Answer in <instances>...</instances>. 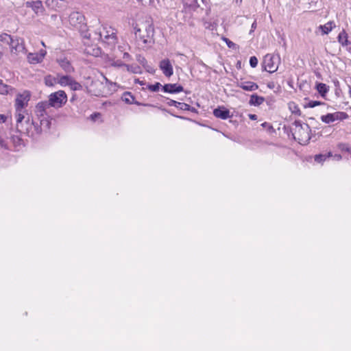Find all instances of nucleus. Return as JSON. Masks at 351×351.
I'll return each instance as SVG.
<instances>
[{
    "instance_id": "obj_1",
    "label": "nucleus",
    "mask_w": 351,
    "mask_h": 351,
    "mask_svg": "<svg viewBox=\"0 0 351 351\" xmlns=\"http://www.w3.org/2000/svg\"><path fill=\"white\" fill-rule=\"evenodd\" d=\"M293 138L301 145L307 144L310 139L311 128L306 123L302 124L300 121H295L291 128Z\"/></svg>"
},
{
    "instance_id": "obj_2",
    "label": "nucleus",
    "mask_w": 351,
    "mask_h": 351,
    "mask_svg": "<svg viewBox=\"0 0 351 351\" xmlns=\"http://www.w3.org/2000/svg\"><path fill=\"white\" fill-rule=\"evenodd\" d=\"M134 34L136 38H138L143 44L153 43V36L154 34V26L152 23H147L144 24L143 28L138 27L136 25L134 27Z\"/></svg>"
},
{
    "instance_id": "obj_3",
    "label": "nucleus",
    "mask_w": 351,
    "mask_h": 351,
    "mask_svg": "<svg viewBox=\"0 0 351 351\" xmlns=\"http://www.w3.org/2000/svg\"><path fill=\"white\" fill-rule=\"evenodd\" d=\"M49 107L60 108L67 101V96L64 90H58L51 93L49 100L46 101Z\"/></svg>"
},
{
    "instance_id": "obj_4",
    "label": "nucleus",
    "mask_w": 351,
    "mask_h": 351,
    "mask_svg": "<svg viewBox=\"0 0 351 351\" xmlns=\"http://www.w3.org/2000/svg\"><path fill=\"white\" fill-rule=\"evenodd\" d=\"M280 56L278 55L274 56L271 54H267L265 56L263 67L264 70L274 73L278 70V64L280 62Z\"/></svg>"
},
{
    "instance_id": "obj_5",
    "label": "nucleus",
    "mask_w": 351,
    "mask_h": 351,
    "mask_svg": "<svg viewBox=\"0 0 351 351\" xmlns=\"http://www.w3.org/2000/svg\"><path fill=\"white\" fill-rule=\"evenodd\" d=\"M30 96V93L27 90H25L22 93L16 95L14 105L16 111L22 110L27 106Z\"/></svg>"
},
{
    "instance_id": "obj_6",
    "label": "nucleus",
    "mask_w": 351,
    "mask_h": 351,
    "mask_svg": "<svg viewBox=\"0 0 351 351\" xmlns=\"http://www.w3.org/2000/svg\"><path fill=\"white\" fill-rule=\"evenodd\" d=\"M99 38L104 43H107L108 44H114L116 43V35L114 29L111 27L108 29L106 27L102 28L99 33Z\"/></svg>"
},
{
    "instance_id": "obj_7",
    "label": "nucleus",
    "mask_w": 351,
    "mask_h": 351,
    "mask_svg": "<svg viewBox=\"0 0 351 351\" xmlns=\"http://www.w3.org/2000/svg\"><path fill=\"white\" fill-rule=\"evenodd\" d=\"M348 118V114L344 112L328 113L321 117V120L326 123H330L335 121H343Z\"/></svg>"
},
{
    "instance_id": "obj_8",
    "label": "nucleus",
    "mask_w": 351,
    "mask_h": 351,
    "mask_svg": "<svg viewBox=\"0 0 351 351\" xmlns=\"http://www.w3.org/2000/svg\"><path fill=\"white\" fill-rule=\"evenodd\" d=\"M10 51L12 53L19 55V53H25L26 50L24 45V41L22 38H13L12 43L10 45Z\"/></svg>"
},
{
    "instance_id": "obj_9",
    "label": "nucleus",
    "mask_w": 351,
    "mask_h": 351,
    "mask_svg": "<svg viewBox=\"0 0 351 351\" xmlns=\"http://www.w3.org/2000/svg\"><path fill=\"white\" fill-rule=\"evenodd\" d=\"M159 67L166 77H171L173 73V66L169 59H164L160 62Z\"/></svg>"
},
{
    "instance_id": "obj_10",
    "label": "nucleus",
    "mask_w": 351,
    "mask_h": 351,
    "mask_svg": "<svg viewBox=\"0 0 351 351\" xmlns=\"http://www.w3.org/2000/svg\"><path fill=\"white\" fill-rule=\"evenodd\" d=\"M237 86L241 88L245 91H254L258 88L257 84L250 81H245L243 79L237 81Z\"/></svg>"
},
{
    "instance_id": "obj_11",
    "label": "nucleus",
    "mask_w": 351,
    "mask_h": 351,
    "mask_svg": "<svg viewBox=\"0 0 351 351\" xmlns=\"http://www.w3.org/2000/svg\"><path fill=\"white\" fill-rule=\"evenodd\" d=\"M56 62L67 73H71L74 71V68L71 65L70 61L65 57H60L56 59Z\"/></svg>"
},
{
    "instance_id": "obj_12",
    "label": "nucleus",
    "mask_w": 351,
    "mask_h": 351,
    "mask_svg": "<svg viewBox=\"0 0 351 351\" xmlns=\"http://www.w3.org/2000/svg\"><path fill=\"white\" fill-rule=\"evenodd\" d=\"M25 6L27 8H31L36 15L42 14L45 10L43 3L40 0L35 1H27L25 3Z\"/></svg>"
},
{
    "instance_id": "obj_13",
    "label": "nucleus",
    "mask_w": 351,
    "mask_h": 351,
    "mask_svg": "<svg viewBox=\"0 0 351 351\" xmlns=\"http://www.w3.org/2000/svg\"><path fill=\"white\" fill-rule=\"evenodd\" d=\"M50 107L47 101L39 102L36 106V114L38 119L47 117V110Z\"/></svg>"
},
{
    "instance_id": "obj_14",
    "label": "nucleus",
    "mask_w": 351,
    "mask_h": 351,
    "mask_svg": "<svg viewBox=\"0 0 351 351\" xmlns=\"http://www.w3.org/2000/svg\"><path fill=\"white\" fill-rule=\"evenodd\" d=\"M69 21L71 25L77 27L78 25L83 23L84 17L81 13L73 12L70 14Z\"/></svg>"
},
{
    "instance_id": "obj_15",
    "label": "nucleus",
    "mask_w": 351,
    "mask_h": 351,
    "mask_svg": "<svg viewBox=\"0 0 351 351\" xmlns=\"http://www.w3.org/2000/svg\"><path fill=\"white\" fill-rule=\"evenodd\" d=\"M40 120V126H35L36 132L40 134L43 131L48 130L50 128L51 121L49 116L38 119Z\"/></svg>"
},
{
    "instance_id": "obj_16",
    "label": "nucleus",
    "mask_w": 351,
    "mask_h": 351,
    "mask_svg": "<svg viewBox=\"0 0 351 351\" xmlns=\"http://www.w3.org/2000/svg\"><path fill=\"white\" fill-rule=\"evenodd\" d=\"M162 90L168 93H177L183 91V86L178 84H167L162 86Z\"/></svg>"
},
{
    "instance_id": "obj_17",
    "label": "nucleus",
    "mask_w": 351,
    "mask_h": 351,
    "mask_svg": "<svg viewBox=\"0 0 351 351\" xmlns=\"http://www.w3.org/2000/svg\"><path fill=\"white\" fill-rule=\"evenodd\" d=\"M213 114L217 118H220L221 119H226L230 117V110L223 106H219L217 108H215L213 110Z\"/></svg>"
},
{
    "instance_id": "obj_18",
    "label": "nucleus",
    "mask_w": 351,
    "mask_h": 351,
    "mask_svg": "<svg viewBox=\"0 0 351 351\" xmlns=\"http://www.w3.org/2000/svg\"><path fill=\"white\" fill-rule=\"evenodd\" d=\"M265 101V98L261 96H258L257 95H252L250 97V99L249 101V104L251 106H258L261 105Z\"/></svg>"
},
{
    "instance_id": "obj_19",
    "label": "nucleus",
    "mask_w": 351,
    "mask_h": 351,
    "mask_svg": "<svg viewBox=\"0 0 351 351\" xmlns=\"http://www.w3.org/2000/svg\"><path fill=\"white\" fill-rule=\"evenodd\" d=\"M27 58L30 64H38L43 61L38 53H29Z\"/></svg>"
},
{
    "instance_id": "obj_20",
    "label": "nucleus",
    "mask_w": 351,
    "mask_h": 351,
    "mask_svg": "<svg viewBox=\"0 0 351 351\" xmlns=\"http://www.w3.org/2000/svg\"><path fill=\"white\" fill-rule=\"evenodd\" d=\"M335 27L333 21H329L325 25H319V29L322 31L323 34H328Z\"/></svg>"
},
{
    "instance_id": "obj_21",
    "label": "nucleus",
    "mask_w": 351,
    "mask_h": 351,
    "mask_svg": "<svg viewBox=\"0 0 351 351\" xmlns=\"http://www.w3.org/2000/svg\"><path fill=\"white\" fill-rule=\"evenodd\" d=\"M73 77L69 75H58V83L62 86H69Z\"/></svg>"
},
{
    "instance_id": "obj_22",
    "label": "nucleus",
    "mask_w": 351,
    "mask_h": 351,
    "mask_svg": "<svg viewBox=\"0 0 351 351\" xmlns=\"http://www.w3.org/2000/svg\"><path fill=\"white\" fill-rule=\"evenodd\" d=\"M338 41L343 46H347L350 44V42L348 39V34L345 30H343L338 35Z\"/></svg>"
},
{
    "instance_id": "obj_23",
    "label": "nucleus",
    "mask_w": 351,
    "mask_h": 351,
    "mask_svg": "<svg viewBox=\"0 0 351 351\" xmlns=\"http://www.w3.org/2000/svg\"><path fill=\"white\" fill-rule=\"evenodd\" d=\"M63 0H46L45 4L51 9H56L61 6Z\"/></svg>"
},
{
    "instance_id": "obj_24",
    "label": "nucleus",
    "mask_w": 351,
    "mask_h": 351,
    "mask_svg": "<svg viewBox=\"0 0 351 351\" xmlns=\"http://www.w3.org/2000/svg\"><path fill=\"white\" fill-rule=\"evenodd\" d=\"M45 84L47 86H53L55 84L58 83V77H55L51 75H47L45 79Z\"/></svg>"
},
{
    "instance_id": "obj_25",
    "label": "nucleus",
    "mask_w": 351,
    "mask_h": 351,
    "mask_svg": "<svg viewBox=\"0 0 351 351\" xmlns=\"http://www.w3.org/2000/svg\"><path fill=\"white\" fill-rule=\"evenodd\" d=\"M203 22L204 26L205 27L206 29L213 30L217 28V23L215 21L212 22L211 21H208L204 19Z\"/></svg>"
},
{
    "instance_id": "obj_26",
    "label": "nucleus",
    "mask_w": 351,
    "mask_h": 351,
    "mask_svg": "<svg viewBox=\"0 0 351 351\" xmlns=\"http://www.w3.org/2000/svg\"><path fill=\"white\" fill-rule=\"evenodd\" d=\"M125 68L128 71L133 73H141L142 70L141 67L136 64H126Z\"/></svg>"
},
{
    "instance_id": "obj_27",
    "label": "nucleus",
    "mask_w": 351,
    "mask_h": 351,
    "mask_svg": "<svg viewBox=\"0 0 351 351\" xmlns=\"http://www.w3.org/2000/svg\"><path fill=\"white\" fill-rule=\"evenodd\" d=\"M316 88L322 96H324L328 91V87L326 84L323 83H318L316 86Z\"/></svg>"
},
{
    "instance_id": "obj_28",
    "label": "nucleus",
    "mask_w": 351,
    "mask_h": 351,
    "mask_svg": "<svg viewBox=\"0 0 351 351\" xmlns=\"http://www.w3.org/2000/svg\"><path fill=\"white\" fill-rule=\"evenodd\" d=\"M184 5L193 11L196 10L197 8L199 6L197 3V0H187L186 2H184Z\"/></svg>"
},
{
    "instance_id": "obj_29",
    "label": "nucleus",
    "mask_w": 351,
    "mask_h": 351,
    "mask_svg": "<svg viewBox=\"0 0 351 351\" xmlns=\"http://www.w3.org/2000/svg\"><path fill=\"white\" fill-rule=\"evenodd\" d=\"M123 101H124L126 104H132L134 101V96L130 92H125L122 97Z\"/></svg>"
},
{
    "instance_id": "obj_30",
    "label": "nucleus",
    "mask_w": 351,
    "mask_h": 351,
    "mask_svg": "<svg viewBox=\"0 0 351 351\" xmlns=\"http://www.w3.org/2000/svg\"><path fill=\"white\" fill-rule=\"evenodd\" d=\"M16 123H17L16 128L18 130H19V123H21L23 121V120L25 119V116H24L25 111H23V110H22L16 111Z\"/></svg>"
},
{
    "instance_id": "obj_31",
    "label": "nucleus",
    "mask_w": 351,
    "mask_h": 351,
    "mask_svg": "<svg viewBox=\"0 0 351 351\" xmlns=\"http://www.w3.org/2000/svg\"><path fill=\"white\" fill-rule=\"evenodd\" d=\"M13 40V38L10 35L7 34H1L0 35V41L7 45H10Z\"/></svg>"
},
{
    "instance_id": "obj_32",
    "label": "nucleus",
    "mask_w": 351,
    "mask_h": 351,
    "mask_svg": "<svg viewBox=\"0 0 351 351\" xmlns=\"http://www.w3.org/2000/svg\"><path fill=\"white\" fill-rule=\"evenodd\" d=\"M69 86L73 90H79L82 88V86L80 83L76 82L73 78L72 79Z\"/></svg>"
},
{
    "instance_id": "obj_33",
    "label": "nucleus",
    "mask_w": 351,
    "mask_h": 351,
    "mask_svg": "<svg viewBox=\"0 0 351 351\" xmlns=\"http://www.w3.org/2000/svg\"><path fill=\"white\" fill-rule=\"evenodd\" d=\"M332 156L331 153L329 152L327 155L326 154H317L315 156V161L317 162H322L324 161L326 158H329Z\"/></svg>"
},
{
    "instance_id": "obj_34",
    "label": "nucleus",
    "mask_w": 351,
    "mask_h": 351,
    "mask_svg": "<svg viewBox=\"0 0 351 351\" xmlns=\"http://www.w3.org/2000/svg\"><path fill=\"white\" fill-rule=\"evenodd\" d=\"M289 107L292 113L299 115L300 114V110L295 103H290L289 104Z\"/></svg>"
},
{
    "instance_id": "obj_35",
    "label": "nucleus",
    "mask_w": 351,
    "mask_h": 351,
    "mask_svg": "<svg viewBox=\"0 0 351 351\" xmlns=\"http://www.w3.org/2000/svg\"><path fill=\"white\" fill-rule=\"evenodd\" d=\"M10 87L5 84H3L1 81L0 82V93L1 94H7L9 92Z\"/></svg>"
},
{
    "instance_id": "obj_36",
    "label": "nucleus",
    "mask_w": 351,
    "mask_h": 351,
    "mask_svg": "<svg viewBox=\"0 0 351 351\" xmlns=\"http://www.w3.org/2000/svg\"><path fill=\"white\" fill-rule=\"evenodd\" d=\"M160 86H162L161 84L156 82L154 84H149L147 86V88L152 92H157Z\"/></svg>"
},
{
    "instance_id": "obj_37",
    "label": "nucleus",
    "mask_w": 351,
    "mask_h": 351,
    "mask_svg": "<svg viewBox=\"0 0 351 351\" xmlns=\"http://www.w3.org/2000/svg\"><path fill=\"white\" fill-rule=\"evenodd\" d=\"M136 60L141 64H142L144 67H146V65L147 64V62L146 60V59L145 58V57H143V56L141 55H138L136 56Z\"/></svg>"
},
{
    "instance_id": "obj_38",
    "label": "nucleus",
    "mask_w": 351,
    "mask_h": 351,
    "mask_svg": "<svg viewBox=\"0 0 351 351\" xmlns=\"http://www.w3.org/2000/svg\"><path fill=\"white\" fill-rule=\"evenodd\" d=\"M177 108L183 110H189L191 106L187 104L178 102Z\"/></svg>"
},
{
    "instance_id": "obj_39",
    "label": "nucleus",
    "mask_w": 351,
    "mask_h": 351,
    "mask_svg": "<svg viewBox=\"0 0 351 351\" xmlns=\"http://www.w3.org/2000/svg\"><path fill=\"white\" fill-rule=\"evenodd\" d=\"M250 64L252 68H255L258 64V59L255 56H252L250 58Z\"/></svg>"
},
{
    "instance_id": "obj_40",
    "label": "nucleus",
    "mask_w": 351,
    "mask_h": 351,
    "mask_svg": "<svg viewBox=\"0 0 351 351\" xmlns=\"http://www.w3.org/2000/svg\"><path fill=\"white\" fill-rule=\"evenodd\" d=\"M223 40L226 42V43L227 44V45L229 48H232V49L235 48L236 44L234 43L233 42H232L231 40H230L228 38H223Z\"/></svg>"
},
{
    "instance_id": "obj_41",
    "label": "nucleus",
    "mask_w": 351,
    "mask_h": 351,
    "mask_svg": "<svg viewBox=\"0 0 351 351\" xmlns=\"http://www.w3.org/2000/svg\"><path fill=\"white\" fill-rule=\"evenodd\" d=\"M322 103L317 101H311L308 104V106L310 108H314L315 106H317L319 105H321Z\"/></svg>"
},
{
    "instance_id": "obj_42",
    "label": "nucleus",
    "mask_w": 351,
    "mask_h": 351,
    "mask_svg": "<svg viewBox=\"0 0 351 351\" xmlns=\"http://www.w3.org/2000/svg\"><path fill=\"white\" fill-rule=\"evenodd\" d=\"M112 65L115 67H121V66H125L126 64L122 62L121 60H117L116 62H114Z\"/></svg>"
},
{
    "instance_id": "obj_43",
    "label": "nucleus",
    "mask_w": 351,
    "mask_h": 351,
    "mask_svg": "<svg viewBox=\"0 0 351 351\" xmlns=\"http://www.w3.org/2000/svg\"><path fill=\"white\" fill-rule=\"evenodd\" d=\"M168 105L169 106H175L177 108L178 106V101H176L175 100H173V99H170L169 101H168Z\"/></svg>"
},
{
    "instance_id": "obj_44",
    "label": "nucleus",
    "mask_w": 351,
    "mask_h": 351,
    "mask_svg": "<svg viewBox=\"0 0 351 351\" xmlns=\"http://www.w3.org/2000/svg\"><path fill=\"white\" fill-rule=\"evenodd\" d=\"M47 54V51L44 49H41L39 53H38V55L40 56V58L42 59V60H43L45 56H46Z\"/></svg>"
},
{
    "instance_id": "obj_45",
    "label": "nucleus",
    "mask_w": 351,
    "mask_h": 351,
    "mask_svg": "<svg viewBox=\"0 0 351 351\" xmlns=\"http://www.w3.org/2000/svg\"><path fill=\"white\" fill-rule=\"evenodd\" d=\"M2 132L0 130V146L1 147H5V141H3V138H2Z\"/></svg>"
},
{
    "instance_id": "obj_46",
    "label": "nucleus",
    "mask_w": 351,
    "mask_h": 351,
    "mask_svg": "<svg viewBox=\"0 0 351 351\" xmlns=\"http://www.w3.org/2000/svg\"><path fill=\"white\" fill-rule=\"evenodd\" d=\"M7 117L3 114H0V123L5 122Z\"/></svg>"
},
{
    "instance_id": "obj_47",
    "label": "nucleus",
    "mask_w": 351,
    "mask_h": 351,
    "mask_svg": "<svg viewBox=\"0 0 351 351\" xmlns=\"http://www.w3.org/2000/svg\"><path fill=\"white\" fill-rule=\"evenodd\" d=\"M249 118L251 119V120H256L257 119V115L254 114H250L248 115Z\"/></svg>"
},
{
    "instance_id": "obj_48",
    "label": "nucleus",
    "mask_w": 351,
    "mask_h": 351,
    "mask_svg": "<svg viewBox=\"0 0 351 351\" xmlns=\"http://www.w3.org/2000/svg\"><path fill=\"white\" fill-rule=\"evenodd\" d=\"M256 25H256V21H254V22L252 23V27H251V30H250V33H251L252 32H253V31L256 28Z\"/></svg>"
},
{
    "instance_id": "obj_49",
    "label": "nucleus",
    "mask_w": 351,
    "mask_h": 351,
    "mask_svg": "<svg viewBox=\"0 0 351 351\" xmlns=\"http://www.w3.org/2000/svg\"><path fill=\"white\" fill-rule=\"evenodd\" d=\"M123 58H130V55L128 53L125 52L123 53Z\"/></svg>"
},
{
    "instance_id": "obj_50",
    "label": "nucleus",
    "mask_w": 351,
    "mask_h": 351,
    "mask_svg": "<svg viewBox=\"0 0 351 351\" xmlns=\"http://www.w3.org/2000/svg\"><path fill=\"white\" fill-rule=\"evenodd\" d=\"M146 69V70L148 71V72H152V68L150 67L149 66H148L147 64L146 65V67H145Z\"/></svg>"
},
{
    "instance_id": "obj_51",
    "label": "nucleus",
    "mask_w": 351,
    "mask_h": 351,
    "mask_svg": "<svg viewBox=\"0 0 351 351\" xmlns=\"http://www.w3.org/2000/svg\"><path fill=\"white\" fill-rule=\"evenodd\" d=\"M135 82L136 83H138V84H140L141 85L144 84V82H142V81H140L138 79L135 80Z\"/></svg>"
},
{
    "instance_id": "obj_52",
    "label": "nucleus",
    "mask_w": 351,
    "mask_h": 351,
    "mask_svg": "<svg viewBox=\"0 0 351 351\" xmlns=\"http://www.w3.org/2000/svg\"><path fill=\"white\" fill-rule=\"evenodd\" d=\"M267 86L269 88H273L274 87V84L273 82L271 83H269L268 84Z\"/></svg>"
},
{
    "instance_id": "obj_53",
    "label": "nucleus",
    "mask_w": 351,
    "mask_h": 351,
    "mask_svg": "<svg viewBox=\"0 0 351 351\" xmlns=\"http://www.w3.org/2000/svg\"><path fill=\"white\" fill-rule=\"evenodd\" d=\"M348 88H349V95L351 97V86L350 85H348Z\"/></svg>"
},
{
    "instance_id": "obj_54",
    "label": "nucleus",
    "mask_w": 351,
    "mask_h": 351,
    "mask_svg": "<svg viewBox=\"0 0 351 351\" xmlns=\"http://www.w3.org/2000/svg\"><path fill=\"white\" fill-rule=\"evenodd\" d=\"M51 18L53 20H55L57 18V16L56 14L51 15Z\"/></svg>"
},
{
    "instance_id": "obj_55",
    "label": "nucleus",
    "mask_w": 351,
    "mask_h": 351,
    "mask_svg": "<svg viewBox=\"0 0 351 351\" xmlns=\"http://www.w3.org/2000/svg\"><path fill=\"white\" fill-rule=\"evenodd\" d=\"M99 114H91V117L92 119H93V117H96L97 115H99Z\"/></svg>"
},
{
    "instance_id": "obj_56",
    "label": "nucleus",
    "mask_w": 351,
    "mask_h": 351,
    "mask_svg": "<svg viewBox=\"0 0 351 351\" xmlns=\"http://www.w3.org/2000/svg\"><path fill=\"white\" fill-rule=\"evenodd\" d=\"M210 12V9H208L206 10V14L208 15Z\"/></svg>"
},
{
    "instance_id": "obj_57",
    "label": "nucleus",
    "mask_w": 351,
    "mask_h": 351,
    "mask_svg": "<svg viewBox=\"0 0 351 351\" xmlns=\"http://www.w3.org/2000/svg\"><path fill=\"white\" fill-rule=\"evenodd\" d=\"M41 43H42L43 46L45 47V45L44 42L42 41Z\"/></svg>"
},
{
    "instance_id": "obj_58",
    "label": "nucleus",
    "mask_w": 351,
    "mask_h": 351,
    "mask_svg": "<svg viewBox=\"0 0 351 351\" xmlns=\"http://www.w3.org/2000/svg\"><path fill=\"white\" fill-rule=\"evenodd\" d=\"M105 80L107 82H108V80L106 77H105Z\"/></svg>"
},
{
    "instance_id": "obj_59",
    "label": "nucleus",
    "mask_w": 351,
    "mask_h": 351,
    "mask_svg": "<svg viewBox=\"0 0 351 351\" xmlns=\"http://www.w3.org/2000/svg\"><path fill=\"white\" fill-rule=\"evenodd\" d=\"M135 104H136L137 105H140V103L138 102H135Z\"/></svg>"
},
{
    "instance_id": "obj_60",
    "label": "nucleus",
    "mask_w": 351,
    "mask_h": 351,
    "mask_svg": "<svg viewBox=\"0 0 351 351\" xmlns=\"http://www.w3.org/2000/svg\"><path fill=\"white\" fill-rule=\"evenodd\" d=\"M240 1H241V0H240Z\"/></svg>"
}]
</instances>
